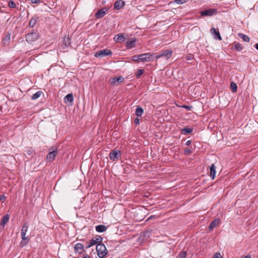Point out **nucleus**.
I'll return each mask as SVG.
<instances>
[{
	"mask_svg": "<svg viewBox=\"0 0 258 258\" xmlns=\"http://www.w3.org/2000/svg\"><path fill=\"white\" fill-rule=\"evenodd\" d=\"M238 36L240 38H241L243 41L249 42V37L247 35H246L243 33H238Z\"/></svg>",
	"mask_w": 258,
	"mask_h": 258,
	"instance_id": "nucleus-24",
	"label": "nucleus"
},
{
	"mask_svg": "<svg viewBox=\"0 0 258 258\" xmlns=\"http://www.w3.org/2000/svg\"><path fill=\"white\" fill-rule=\"evenodd\" d=\"M84 245L81 243H77L74 246V249L76 252L79 254H82L85 251Z\"/></svg>",
	"mask_w": 258,
	"mask_h": 258,
	"instance_id": "nucleus-10",
	"label": "nucleus"
},
{
	"mask_svg": "<svg viewBox=\"0 0 258 258\" xmlns=\"http://www.w3.org/2000/svg\"><path fill=\"white\" fill-rule=\"evenodd\" d=\"M134 122L136 125L139 124L140 123V119L138 117H136V118H135Z\"/></svg>",
	"mask_w": 258,
	"mask_h": 258,
	"instance_id": "nucleus-42",
	"label": "nucleus"
},
{
	"mask_svg": "<svg viewBox=\"0 0 258 258\" xmlns=\"http://www.w3.org/2000/svg\"><path fill=\"white\" fill-rule=\"evenodd\" d=\"M39 33L37 32H32L26 35V40L27 42L31 43L35 41L39 37Z\"/></svg>",
	"mask_w": 258,
	"mask_h": 258,
	"instance_id": "nucleus-6",
	"label": "nucleus"
},
{
	"mask_svg": "<svg viewBox=\"0 0 258 258\" xmlns=\"http://www.w3.org/2000/svg\"><path fill=\"white\" fill-rule=\"evenodd\" d=\"M186 251H181L180 252L176 258H186Z\"/></svg>",
	"mask_w": 258,
	"mask_h": 258,
	"instance_id": "nucleus-34",
	"label": "nucleus"
},
{
	"mask_svg": "<svg viewBox=\"0 0 258 258\" xmlns=\"http://www.w3.org/2000/svg\"><path fill=\"white\" fill-rule=\"evenodd\" d=\"M28 229V225L27 223H25L21 229V236L22 238V241L20 243V246L21 247H23L26 245L28 244L29 239L28 237L26 236V232Z\"/></svg>",
	"mask_w": 258,
	"mask_h": 258,
	"instance_id": "nucleus-1",
	"label": "nucleus"
},
{
	"mask_svg": "<svg viewBox=\"0 0 258 258\" xmlns=\"http://www.w3.org/2000/svg\"><path fill=\"white\" fill-rule=\"evenodd\" d=\"M144 70L143 69H139L137 70L136 73V76L137 78H139L141 75L143 74Z\"/></svg>",
	"mask_w": 258,
	"mask_h": 258,
	"instance_id": "nucleus-31",
	"label": "nucleus"
},
{
	"mask_svg": "<svg viewBox=\"0 0 258 258\" xmlns=\"http://www.w3.org/2000/svg\"><path fill=\"white\" fill-rule=\"evenodd\" d=\"M83 258H90V256L88 254L84 255L83 256Z\"/></svg>",
	"mask_w": 258,
	"mask_h": 258,
	"instance_id": "nucleus-47",
	"label": "nucleus"
},
{
	"mask_svg": "<svg viewBox=\"0 0 258 258\" xmlns=\"http://www.w3.org/2000/svg\"><path fill=\"white\" fill-rule=\"evenodd\" d=\"M10 38L11 34L10 33H8L5 37L3 39V44L5 46L8 45L10 44Z\"/></svg>",
	"mask_w": 258,
	"mask_h": 258,
	"instance_id": "nucleus-16",
	"label": "nucleus"
},
{
	"mask_svg": "<svg viewBox=\"0 0 258 258\" xmlns=\"http://www.w3.org/2000/svg\"><path fill=\"white\" fill-rule=\"evenodd\" d=\"M230 88L233 92H236L237 90V86L234 82H231Z\"/></svg>",
	"mask_w": 258,
	"mask_h": 258,
	"instance_id": "nucleus-29",
	"label": "nucleus"
},
{
	"mask_svg": "<svg viewBox=\"0 0 258 258\" xmlns=\"http://www.w3.org/2000/svg\"><path fill=\"white\" fill-rule=\"evenodd\" d=\"M9 217H10L9 214H6L5 215L1 220V225H3L4 227L5 225L9 221Z\"/></svg>",
	"mask_w": 258,
	"mask_h": 258,
	"instance_id": "nucleus-23",
	"label": "nucleus"
},
{
	"mask_svg": "<svg viewBox=\"0 0 258 258\" xmlns=\"http://www.w3.org/2000/svg\"><path fill=\"white\" fill-rule=\"evenodd\" d=\"M140 62L145 61H153L155 58V56L153 55V53H147L139 54Z\"/></svg>",
	"mask_w": 258,
	"mask_h": 258,
	"instance_id": "nucleus-5",
	"label": "nucleus"
},
{
	"mask_svg": "<svg viewBox=\"0 0 258 258\" xmlns=\"http://www.w3.org/2000/svg\"><path fill=\"white\" fill-rule=\"evenodd\" d=\"M220 224V220L219 219H216L213 221L209 226V230H211L214 228L216 227Z\"/></svg>",
	"mask_w": 258,
	"mask_h": 258,
	"instance_id": "nucleus-15",
	"label": "nucleus"
},
{
	"mask_svg": "<svg viewBox=\"0 0 258 258\" xmlns=\"http://www.w3.org/2000/svg\"><path fill=\"white\" fill-rule=\"evenodd\" d=\"M107 230V227L104 225H99L96 226V230L98 232H103Z\"/></svg>",
	"mask_w": 258,
	"mask_h": 258,
	"instance_id": "nucleus-21",
	"label": "nucleus"
},
{
	"mask_svg": "<svg viewBox=\"0 0 258 258\" xmlns=\"http://www.w3.org/2000/svg\"><path fill=\"white\" fill-rule=\"evenodd\" d=\"M192 131V128L186 126L181 130V133L183 135H188L191 134Z\"/></svg>",
	"mask_w": 258,
	"mask_h": 258,
	"instance_id": "nucleus-19",
	"label": "nucleus"
},
{
	"mask_svg": "<svg viewBox=\"0 0 258 258\" xmlns=\"http://www.w3.org/2000/svg\"><path fill=\"white\" fill-rule=\"evenodd\" d=\"M116 80L117 81V83L118 84V83H122L124 81V78L122 76H120L117 77V79H116Z\"/></svg>",
	"mask_w": 258,
	"mask_h": 258,
	"instance_id": "nucleus-37",
	"label": "nucleus"
},
{
	"mask_svg": "<svg viewBox=\"0 0 258 258\" xmlns=\"http://www.w3.org/2000/svg\"><path fill=\"white\" fill-rule=\"evenodd\" d=\"M112 54V52L110 49H104L95 52L94 56L96 57L102 58L107 55L111 56Z\"/></svg>",
	"mask_w": 258,
	"mask_h": 258,
	"instance_id": "nucleus-7",
	"label": "nucleus"
},
{
	"mask_svg": "<svg viewBox=\"0 0 258 258\" xmlns=\"http://www.w3.org/2000/svg\"><path fill=\"white\" fill-rule=\"evenodd\" d=\"M200 13L202 16L211 17L216 15L218 13V10L216 9H209L200 11Z\"/></svg>",
	"mask_w": 258,
	"mask_h": 258,
	"instance_id": "nucleus-8",
	"label": "nucleus"
},
{
	"mask_svg": "<svg viewBox=\"0 0 258 258\" xmlns=\"http://www.w3.org/2000/svg\"><path fill=\"white\" fill-rule=\"evenodd\" d=\"M6 199V197L4 195H1V201H3Z\"/></svg>",
	"mask_w": 258,
	"mask_h": 258,
	"instance_id": "nucleus-46",
	"label": "nucleus"
},
{
	"mask_svg": "<svg viewBox=\"0 0 258 258\" xmlns=\"http://www.w3.org/2000/svg\"><path fill=\"white\" fill-rule=\"evenodd\" d=\"M108 10L106 8H103L99 10L95 14V17L97 19L102 18L107 13Z\"/></svg>",
	"mask_w": 258,
	"mask_h": 258,
	"instance_id": "nucleus-11",
	"label": "nucleus"
},
{
	"mask_svg": "<svg viewBox=\"0 0 258 258\" xmlns=\"http://www.w3.org/2000/svg\"><path fill=\"white\" fill-rule=\"evenodd\" d=\"M40 0H31V2L32 4H38Z\"/></svg>",
	"mask_w": 258,
	"mask_h": 258,
	"instance_id": "nucleus-44",
	"label": "nucleus"
},
{
	"mask_svg": "<svg viewBox=\"0 0 258 258\" xmlns=\"http://www.w3.org/2000/svg\"><path fill=\"white\" fill-rule=\"evenodd\" d=\"M92 239L96 242V244H98L101 243V242L102 241L103 238L100 236L96 235Z\"/></svg>",
	"mask_w": 258,
	"mask_h": 258,
	"instance_id": "nucleus-27",
	"label": "nucleus"
},
{
	"mask_svg": "<svg viewBox=\"0 0 258 258\" xmlns=\"http://www.w3.org/2000/svg\"><path fill=\"white\" fill-rule=\"evenodd\" d=\"M213 258H223V257L221 256V254L219 252H216L214 254Z\"/></svg>",
	"mask_w": 258,
	"mask_h": 258,
	"instance_id": "nucleus-41",
	"label": "nucleus"
},
{
	"mask_svg": "<svg viewBox=\"0 0 258 258\" xmlns=\"http://www.w3.org/2000/svg\"><path fill=\"white\" fill-rule=\"evenodd\" d=\"M232 48H234L236 50L239 51H241L243 47L241 44L239 43H236L234 45V47H232Z\"/></svg>",
	"mask_w": 258,
	"mask_h": 258,
	"instance_id": "nucleus-28",
	"label": "nucleus"
},
{
	"mask_svg": "<svg viewBox=\"0 0 258 258\" xmlns=\"http://www.w3.org/2000/svg\"><path fill=\"white\" fill-rule=\"evenodd\" d=\"M64 100L66 102H72L74 100V97L72 94H68L64 97Z\"/></svg>",
	"mask_w": 258,
	"mask_h": 258,
	"instance_id": "nucleus-26",
	"label": "nucleus"
},
{
	"mask_svg": "<svg viewBox=\"0 0 258 258\" xmlns=\"http://www.w3.org/2000/svg\"><path fill=\"white\" fill-rule=\"evenodd\" d=\"M186 60H191L194 59V55L191 54H189L185 55L184 57Z\"/></svg>",
	"mask_w": 258,
	"mask_h": 258,
	"instance_id": "nucleus-36",
	"label": "nucleus"
},
{
	"mask_svg": "<svg viewBox=\"0 0 258 258\" xmlns=\"http://www.w3.org/2000/svg\"><path fill=\"white\" fill-rule=\"evenodd\" d=\"M8 5L9 7H10V8H15L16 7V4L14 3L13 1L12 0H9L8 1Z\"/></svg>",
	"mask_w": 258,
	"mask_h": 258,
	"instance_id": "nucleus-32",
	"label": "nucleus"
},
{
	"mask_svg": "<svg viewBox=\"0 0 258 258\" xmlns=\"http://www.w3.org/2000/svg\"><path fill=\"white\" fill-rule=\"evenodd\" d=\"M86 244H87V245L86 246V248H89L90 247H91L92 246L96 244V242H95V241H94V240H93L92 239L91 240H90L89 242H87L86 243Z\"/></svg>",
	"mask_w": 258,
	"mask_h": 258,
	"instance_id": "nucleus-30",
	"label": "nucleus"
},
{
	"mask_svg": "<svg viewBox=\"0 0 258 258\" xmlns=\"http://www.w3.org/2000/svg\"><path fill=\"white\" fill-rule=\"evenodd\" d=\"M254 47L258 50V43H256L254 45Z\"/></svg>",
	"mask_w": 258,
	"mask_h": 258,
	"instance_id": "nucleus-48",
	"label": "nucleus"
},
{
	"mask_svg": "<svg viewBox=\"0 0 258 258\" xmlns=\"http://www.w3.org/2000/svg\"><path fill=\"white\" fill-rule=\"evenodd\" d=\"M43 94V92L41 91H37L36 93L34 94L31 96V99L32 100H35L37 98H38L39 97L41 96V95Z\"/></svg>",
	"mask_w": 258,
	"mask_h": 258,
	"instance_id": "nucleus-25",
	"label": "nucleus"
},
{
	"mask_svg": "<svg viewBox=\"0 0 258 258\" xmlns=\"http://www.w3.org/2000/svg\"><path fill=\"white\" fill-rule=\"evenodd\" d=\"M121 156V152L120 151L113 150L109 154V158L112 161H115L118 160Z\"/></svg>",
	"mask_w": 258,
	"mask_h": 258,
	"instance_id": "nucleus-9",
	"label": "nucleus"
},
{
	"mask_svg": "<svg viewBox=\"0 0 258 258\" xmlns=\"http://www.w3.org/2000/svg\"><path fill=\"white\" fill-rule=\"evenodd\" d=\"M117 79V77H113L110 79V83L114 86L117 85V81L116 80Z\"/></svg>",
	"mask_w": 258,
	"mask_h": 258,
	"instance_id": "nucleus-33",
	"label": "nucleus"
},
{
	"mask_svg": "<svg viewBox=\"0 0 258 258\" xmlns=\"http://www.w3.org/2000/svg\"><path fill=\"white\" fill-rule=\"evenodd\" d=\"M114 40L116 42H123L125 41V38L124 37L123 34L120 33L118 34H116L114 36Z\"/></svg>",
	"mask_w": 258,
	"mask_h": 258,
	"instance_id": "nucleus-18",
	"label": "nucleus"
},
{
	"mask_svg": "<svg viewBox=\"0 0 258 258\" xmlns=\"http://www.w3.org/2000/svg\"><path fill=\"white\" fill-rule=\"evenodd\" d=\"M191 151L190 149L187 148L184 150V154L185 155H188L191 153Z\"/></svg>",
	"mask_w": 258,
	"mask_h": 258,
	"instance_id": "nucleus-40",
	"label": "nucleus"
},
{
	"mask_svg": "<svg viewBox=\"0 0 258 258\" xmlns=\"http://www.w3.org/2000/svg\"><path fill=\"white\" fill-rule=\"evenodd\" d=\"M191 141L190 140H188V141H187L186 142L185 145H186V146H189V145L191 144Z\"/></svg>",
	"mask_w": 258,
	"mask_h": 258,
	"instance_id": "nucleus-45",
	"label": "nucleus"
},
{
	"mask_svg": "<svg viewBox=\"0 0 258 258\" xmlns=\"http://www.w3.org/2000/svg\"><path fill=\"white\" fill-rule=\"evenodd\" d=\"M1 7H5V5H3V3H1Z\"/></svg>",
	"mask_w": 258,
	"mask_h": 258,
	"instance_id": "nucleus-49",
	"label": "nucleus"
},
{
	"mask_svg": "<svg viewBox=\"0 0 258 258\" xmlns=\"http://www.w3.org/2000/svg\"><path fill=\"white\" fill-rule=\"evenodd\" d=\"M64 41V43L66 46H67L68 45H70L71 44L70 39L69 37L67 38V40H65Z\"/></svg>",
	"mask_w": 258,
	"mask_h": 258,
	"instance_id": "nucleus-43",
	"label": "nucleus"
},
{
	"mask_svg": "<svg viewBox=\"0 0 258 258\" xmlns=\"http://www.w3.org/2000/svg\"><path fill=\"white\" fill-rule=\"evenodd\" d=\"M49 153L46 156V159L50 162L53 161L57 153L58 149L56 146H52L49 149Z\"/></svg>",
	"mask_w": 258,
	"mask_h": 258,
	"instance_id": "nucleus-4",
	"label": "nucleus"
},
{
	"mask_svg": "<svg viewBox=\"0 0 258 258\" xmlns=\"http://www.w3.org/2000/svg\"><path fill=\"white\" fill-rule=\"evenodd\" d=\"M181 107L187 109V110H191L192 108V106L186 105H183L181 106Z\"/></svg>",
	"mask_w": 258,
	"mask_h": 258,
	"instance_id": "nucleus-38",
	"label": "nucleus"
},
{
	"mask_svg": "<svg viewBox=\"0 0 258 258\" xmlns=\"http://www.w3.org/2000/svg\"><path fill=\"white\" fill-rule=\"evenodd\" d=\"M216 166L214 164H212L210 168V176L212 177V179H214L216 175Z\"/></svg>",
	"mask_w": 258,
	"mask_h": 258,
	"instance_id": "nucleus-17",
	"label": "nucleus"
},
{
	"mask_svg": "<svg viewBox=\"0 0 258 258\" xmlns=\"http://www.w3.org/2000/svg\"><path fill=\"white\" fill-rule=\"evenodd\" d=\"M97 255L100 258H104L107 254V249L103 243H98L96 246Z\"/></svg>",
	"mask_w": 258,
	"mask_h": 258,
	"instance_id": "nucleus-2",
	"label": "nucleus"
},
{
	"mask_svg": "<svg viewBox=\"0 0 258 258\" xmlns=\"http://www.w3.org/2000/svg\"><path fill=\"white\" fill-rule=\"evenodd\" d=\"M173 51L169 49H166L160 53H153V55L155 56V58L157 59L161 57H165L167 59L170 58L172 56Z\"/></svg>",
	"mask_w": 258,
	"mask_h": 258,
	"instance_id": "nucleus-3",
	"label": "nucleus"
},
{
	"mask_svg": "<svg viewBox=\"0 0 258 258\" xmlns=\"http://www.w3.org/2000/svg\"><path fill=\"white\" fill-rule=\"evenodd\" d=\"M144 112V109L142 107L138 106L136 109V115L137 116H141Z\"/></svg>",
	"mask_w": 258,
	"mask_h": 258,
	"instance_id": "nucleus-22",
	"label": "nucleus"
},
{
	"mask_svg": "<svg viewBox=\"0 0 258 258\" xmlns=\"http://www.w3.org/2000/svg\"><path fill=\"white\" fill-rule=\"evenodd\" d=\"M174 2L178 4H183L186 2L185 0H175Z\"/></svg>",
	"mask_w": 258,
	"mask_h": 258,
	"instance_id": "nucleus-39",
	"label": "nucleus"
},
{
	"mask_svg": "<svg viewBox=\"0 0 258 258\" xmlns=\"http://www.w3.org/2000/svg\"><path fill=\"white\" fill-rule=\"evenodd\" d=\"M38 19V17L36 16L33 17L31 18L29 23V26L30 28H33L34 27V26L36 25L37 23Z\"/></svg>",
	"mask_w": 258,
	"mask_h": 258,
	"instance_id": "nucleus-20",
	"label": "nucleus"
},
{
	"mask_svg": "<svg viewBox=\"0 0 258 258\" xmlns=\"http://www.w3.org/2000/svg\"><path fill=\"white\" fill-rule=\"evenodd\" d=\"M125 5V3L122 0H118L116 1L114 5V9L120 10Z\"/></svg>",
	"mask_w": 258,
	"mask_h": 258,
	"instance_id": "nucleus-12",
	"label": "nucleus"
},
{
	"mask_svg": "<svg viewBox=\"0 0 258 258\" xmlns=\"http://www.w3.org/2000/svg\"><path fill=\"white\" fill-rule=\"evenodd\" d=\"M137 41L136 38H131L130 40L126 42V48L128 49H132L136 46L135 43Z\"/></svg>",
	"mask_w": 258,
	"mask_h": 258,
	"instance_id": "nucleus-13",
	"label": "nucleus"
},
{
	"mask_svg": "<svg viewBox=\"0 0 258 258\" xmlns=\"http://www.w3.org/2000/svg\"><path fill=\"white\" fill-rule=\"evenodd\" d=\"M131 58H132V60L134 61L140 62V60L139 59V58H140L139 54L134 55L132 56Z\"/></svg>",
	"mask_w": 258,
	"mask_h": 258,
	"instance_id": "nucleus-35",
	"label": "nucleus"
},
{
	"mask_svg": "<svg viewBox=\"0 0 258 258\" xmlns=\"http://www.w3.org/2000/svg\"><path fill=\"white\" fill-rule=\"evenodd\" d=\"M210 32L213 35H215V38L219 40H222V37L220 34L218 29L216 30L215 28H212L210 30Z\"/></svg>",
	"mask_w": 258,
	"mask_h": 258,
	"instance_id": "nucleus-14",
	"label": "nucleus"
},
{
	"mask_svg": "<svg viewBox=\"0 0 258 258\" xmlns=\"http://www.w3.org/2000/svg\"><path fill=\"white\" fill-rule=\"evenodd\" d=\"M151 218H152V216H150V217H149V219H151Z\"/></svg>",
	"mask_w": 258,
	"mask_h": 258,
	"instance_id": "nucleus-50",
	"label": "nucleus"
}]
</instances>
